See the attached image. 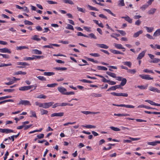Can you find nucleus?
Wrapping results in <instances>:
<instances>
[{"instance_id":"obj_53","label":"nucleus","mask_w":160,"mask_h":160,"mask_svg":"<svg viewBox=\"0 0 160 160\" xmlns=\"http://www.w3.org/2000/svg\"><path fill=\"white\" fill-rule=\"evenodd\" d=\"M34 59H40L41 58L43 59L44 58L43 56H37V55H33V56Z\"/></svg>"},{"instance_id":"obj_31","label":"nucleus","mask_w":160,"mask_h":160,"mask_svg":"<svg viewBox=\"0 0 160 160\" xmlns=\"http://www.w3.org/2000/svg\"><path fill=\"white\" fill-rule=\"evenodd\" d=\"M93 21L96 24L98 25L99 27L101 28L103 27V25L102 23L100 22V23H99L98 21L96 20H94Z\"/></svg>"},{"instance_id":"obj_16","label":"nucleus","mask_w":160,"mask_h":160,"mask_svg":"<svg viewBox=\"0 0 160 160\" xmlns=\"http://www.w3.org/2000/svg\"><path fill=\"white\" fill-rule=\"evenodd\" d=\"M147 143L149 145L155 146L158 143H160V141H156L154 142H148Z\"/></svg>"},{"instance_id":"obj_28","label":"nucleus","mask_w":160,"mask_h":160,"mask_svg":"<svg viewBox=\"0 0 160 160\" xmlns=\"http://www.w3.org/2000/svg\"><path fill=\"white\" fill-rule=\"evenodd\" d=\"M38 35H35L34 36H32L31 39L32 40H33L37 41H39L41 40V39L38 38Z\"/></svg>"},{"instance_id":"obj_63","label":"nucleus","mask_w":160,"mask_h":160,"mask_svg":"<svg viewBox=\"0 0 160 160\" xmlns=\"http://www.w3.org/2000/svg\"><path fill=\"white\" fill-rule=\"evenodd\" d=\"M77 9L79 11L82 12L84 13L85 12V9H83L82 8H79L78 7H77Z\"/></svg>"},{"instance_id":"obj_9","label":"nucleus","mask_w":160,"mask_h":160,"mask_svg":"<svg viewBox=\"0 0 160 160\" xmlns=\"http://www.w3.org/2000/svg\"><path fill=\"white\" fill-rule=\"evenodd\" d=\"M146 52V50L142 51L138 55L137 58V59L138 60H140L144 56Z\"/></svg>"},{"instance_id":"obj_34","label":"nucleus","mask_w":160,"mask_h":160,"mask_svg":"<svg viewBox=\"0 0 160 160\" xmlns=\"http://www.w3.org/2000/svg\"><path fill=\"white\" fill-rule=\"evenodd\" d=\"M143 72L146 73H154V72L152 70H149L148 69H144Z\"/></svg>"},{"instance_id":"obj_41","label":"nucleus","mask_w":160,"mask_h":160,"mask_svg":"<svg viewBox=\"0 0 160 160\" xmlns=\"http://www.w3.org/2000/svg\"><path fill=\"white\" fill-rule=\"evenodd\" d=\"M110 128L112 130L115 131H120V129L117 127H115L113 126H111Z\"/></svg>"},{"instance_id":"obj_15","label":"nucleus","mask_w":160,"mask_h":160,"mask_svg":"<svg viewBox=\"0 0 160 160\" xmlns=\"http://www.w3.org/2000/svg\"><path fill=\"white\" fill-rule=\"evenodd\" d=\"M32 53L35 54L41 55L42 54V52L41 51H39L37 49H33L32 51Z\"/></svg>"},{"instance_id":"obj_48","label":"nucleus","mask_w":160,"mask_h":160,"mask_svg":"<svg viewBox=\"0 0 160 160\" xmlns=\"http://www.w3.org/2000/svg\"><path fill=\"white\" fill-rule=\"evenodd\" d=\"M12 64L11 63L8 64H5L4 63H1L0 65V67H7L8 66H11Z\"/></svg>"},{"instance_id":"obj_3","label":"nucleus","mask_w":160,"mask_h":160,"mask_svg":"<svg viewBox=\"0 0 160 160\" xmlns=\"http://www.w3.org/2000/svg\"><path fill=\"white\" fill-rule=\"evenodd\" d=\"M18 105H23L25 106L26 105H30L31 104L30 102L29 101L27 100H21L19 103L18 104Z\"/></svg>"},{"instance_id":"obj_22","label":"nucleus","mask_w":160,"mask_h":160,"mask_svg":"<svg viewBox=\"0 0 160 160\" xmlns=\"http://www.w3.org/2000/svg\"><path fill=\"white\" fill-rule=\"evenodd\" d=\"M127 80L125 78H123L121 80V82L120 84L119 85L120 87L121 86H124L126 84L127 82Z\"/></svg>"},{"instance_id":"obj_64","label":"nucleus","mask_w":160,"mask_h":160,"mask_svg":"<svg viewBox=\"0 0 160 160\" xmlns=\"http://www.w3.org/2000/svg\"><path fill=\"white\" fill-rule=\"evenodd\" d=\"M14 90V89H4L3 90V91L5 92H12Z\"/></svg>"},{"instance_id":"obj_24","label":"nucleus","mask_w":160,"mask_h":160,"mask_svg":"<svg viewBox=\"0 0 160 160\" xmlns=\"http://www.w3.org/2000/svg\"><path fill=\"white\" fill-rule=\"evenodd\" d=\"M160 35V29H157L154 33L153 36L156 37Z\"/></svg>"},{"instance_id":"obj_52","label":"nucleus","mask_w":160,"mask_h":160,"mask_svg":"<svg viewBox=\"0 0 160 160\" xmlns=\"http://www.w3.org/2000/svg\"><path fill=\"white\" fill-rule=\"evenodd\" d=\"M66 28L67 29H70L72 30H74V28L73 26L69 24H68Z\"/></svg>"},{"instance_id":"obj_51","label":"nucleus","mask_w":160,"mask_h":160,"mask_svg":"<svg viewBox=\"0 0 160 160\" xmlns=\"http://www.w3.org/2000/svg\"><path fill=\"white\" fill-rule=\"evenodd\" d=\"M77 35L78 36H83L84 37H86V38H88L89 37V36L86 35H85V34H83V33H82V32H78L77 33Z\"/></svg>"},{"instance_id":"obj_32","label":"nucleus","mask_w":160,"mask_h":160,"mask_svg":"<svg viewBox=\"0 0 160 160\" xmlns=\"http://www.w3.org/2000/svg\"><path fill=\"white\" fill-rule=\"evenodd\" d=\"M40 111L42 115L47 114L48 113V111L47 110L43 109H41Z\"/></svg>"},{"instance_id":"obj_44","label":"nucleus","mask_w":160,"mask_h":160,"mask_svg":"<svg viewBox=\"0 0 160 160\" xmlns=\"http://www.w3.org/2000/svg\"><path fill=\"white\" fill-rule=\"evenodd\" d=\"M145 28L147 30V31L148 32H152L153 29V28L152 27L149 28L148 27H145Z\"/></svg>"},{"instance_id":"obj_12","label":"nucleus","mask_w":160,"mask_h":160,"mask_svg":"<svg viewBox=\"0 0 160 160\" xmlns=\"http://www.w3.org/2000/svg\"><path fill=\"white\" fill-rule=\"evenodd\" d=\"M121 18H122L124 19L126 21L129 23H131L132 22V19H131L127 15L125 17H122Z\"/></svg>"},{"instance_id":"obj_1","label":"nucleus","mask_w":160,"mask_h":160,"mask_svg":"<svg viewBox=\"0 0 160 160\" xmlns=\"http://www.w3.org/2000/svg\"><path fill=\"white\" fill-rule=\"evenodd\" d=\"M54 103L53 102H45L42 103V108H48L51 107Z\"/></svg>"},{"instance_id":"obj_61","label":"nucleus","mask_w":160,"mask_h":160,"mask_svg":"<svg viewBox=\"0 0 160 160\" xmlns=\"http://www.w3.org/2000/svg\"><path fill=\"white\" fill-rule=\"evenodd\" d=\"M148 6V5L145 4L143 5L142 7H141L140 8L142 10H144L145 9L147 8Z\"/></svg>"},{"instance_id":"obj_5","label":"nucleus","mask_w":160,"mask_h":160,"mask_svg":"<svg viewBox=\"0 0 160 160\" xmlns=\"http://www.w3.org/2000/svg\"><path fill=\"white\" fill-rule=\"evenodd\" d=\"M139 77L142 78V79H145L146 80H153V78H151L150 77V75H142L140 74L139 75Z\"/></svg>"},{"instance_id":"obj_10","label":"nucleus","mask_w":160,"mask_h":160,"mask_svg":"<svg viewBox=\"0 0 160 160\" xmlns=\"http://www.w3.org/2000/svg\"><path fill=\"white\" fill-rule=\"evenodd\" d=\"M120 88V86L119 85H115L113 86H112L110 88L108 89L107 90V91H109L111 90H115L117 89Z\"/></svg>"},{"instance_id":"obj_35","label":"nucleus","mask_w":160,"mask_h":160,"mask_svg":"<svg viewBox=\"0 0 160 160\" xmlns=\"http://www.w3.org/2000/svg\"><path fill=\"white\" fill-rule=\"evenodd\" d=\"M55 74V73L53 72H44V75L46 76H51L53 75H54Z\"/></svg>"},{"instance_id":"obj_59","label":"nucleus","mask_w":160,"mask_h":160,"mask_svg":"<svg viewBox=\"0 0 160 160\" xmlns=\"http://www.w3.org/2000/svg\"><path fill=\"white\" fill-rule=\"evenodd\" d=\"M80 81L83 82H87V83H92V81H89L88 80H87L86 79H83L81 80Z\"/></svg>"},{"instance_id":"obj_46","label":"nucleus","mask_w":160,"mask_h":160,"mask_svg":"<svg viewBox=\"0 0 160 160\" xmlns=\"http://www.w3.org/2000/svg\"><path fill=\"white\" fill-rule=\"evenodd\" d=\"M88 7L89 9L92 10H94L96 11H98V10L95 7H93L89 5H88Z\"/></svg>"},{"instance_id":"obj_57","label":"nucleus","mask_w":160,"mask_h":160,"mask_svg":"<svg viewBox=\"0 0 160 160\" xmlns=\"http://www.w3.org/2000/svg\"><path fill=\"white\" fill-rule=\"evenodd\" d=\"M14 82V81L12 80H10L9 82H5V84L7 85H9L13 84Z\"/></svg>"},{"instance_id":"obj_23","label":"nucleus","mask_w":160,"mask_h":160,"mask_svg":"<svg viewBox=\"0 0 160 160\" xmlns=\"http://www.w3.org/2000/svg\"><path fill=\"white\" fill-rule=\"evenodd\" d=\"M143 32L142 30H140L139 31L135 33L133 36V37L134 38H137L138 37L139 35L140 34H141Z\"/></svg>"},{"instance_id":"obj_7","label":"nucleus","mask_w":160,"mask_h":160,"mask_svg":"<svg viewBox=\"0 0 160 160\" xmlns=\"http://www.w3.org/2000/svg\"><path fill=\"white\" fill-rule=\"evenodd\" d=\"M0 132L2 133H8L11 132H14L13 130L11 129H0Z\"/></svg>"},{"instance_id":"obj_39","label":"nucleus","mask_w":160,"mask_h":160,"mask_svg":"<svg viewBox=\"0 0 160 160\" xmlns=\"http://www.w3.org/2000/svg\"><path fill=\"white\" fill-rule=\"evenodd\" d=\"M122 107H125L128 108H134V106L132 105L122 104Z\"/></svg>"},{"instance_id":"obj_18","label":"nucleus","mask_w":160,"mask_h":160,"mask_svg":"<svg viewBox=\"0 0 160 160\" xmlns=\"http://www.w3.org/2000/svg\"><path fill=\"white\" fill-rule=\"evenodd\" d=\"M114 46L117 48L118 49H125V48L122 47V46L119 44L114 43Z\"/></svg>"},{"instance_id":"obj_25","label":"nucleus","mask_w":160,"mask_h":160,"mask_svg":"<svg viewBox=\"0 0 160 160\" xmlns=\"http://www.w3.org/2000/svg\"><path fill=\"white\" fill-rule=\"evenodd\" d=\"M122 63L125 65H126L128 66L129 68H131L132 66V63L130 62L126 61V62H122Z\"/></svg>"},{"instance_id":"obj_55","label":"nucleus","mask_w":160,"mask_h":160,"mask_svg":"<svg viewBox=\"0 0 160 160\" xmlns=\"http://www.w3.org/2000/svg\"><path fill=\"white\" fill-rule=\"evenodd\" d=\"M30 113L32 114V115L30 116V117H34L36 118L37 116L35 113V112L32 111H30Z\"/></svg>"},{"instance_id":"obj_47","label":"nucleus","mask_w":160,"mask_h":160,"mask_svg":"<svg viewBox=\"0 0 160 160\" xmlns=\"http://www.w3.org/2000/svg\"><path fill=\"white\" fill-rule=\"evenodd\" d=\"M47 97L45 95H43L42 94H41L39 95L36 98H43L45 99Z\"/></svg>"},{"instance_id":"obj_11","label":"nucleus","mask_w":160,"mask_h":160,"mask_svg":"<svg viewBox=\"0 0 160 160\" xmlns=\"http://www.w3.org/2000/svg\"><path fill=\"white\" fill-rule=\"evenodd\" d=\"M149 89L151 91H153L154 92H157L158 93H160V90L158 89L157 88L153 87L152 86L149 87Z\"/></svg>"},{"instance_id":"obj_43","label":"nucleus","mask_w":160,"mask_h":160,"mask_svg":"<svg viewBox=\"0 0 160 160\" xmlns=\"http://www.w3.org/2000/svg\"><path fill=\"white\" fill-rule=\"evenodd\" d=\"M86 59L89 61H91V62H93L94 63H98V61H97V60H94V59L93 58H86Z\"/></svg>"},{"instance_id":"obj_45","label":"nucleus","mask_w":160,"mask_h":160,"mask_svg":"<svg viewBox=\"0 0 160 160\" xmlns=\"http://www.w3.org/2000/svg\"><path fill=\"white\" fill-rule=\"evenodd\" d=\"M57 85H58L57 83H54L51 84H48L47 85V86L48 87L52 88L54 87Z\"/></svg>"},{"instance_id":"obj_40","label":"nucleus","mask_w":160,"mask_h":160,"mask_svg":"<svg viewBox=\"0 0 160 160\" xmlns=\"http://www.w3.org/2000/svg\"><path fill=\"white\" fill-rule=\"evenodd\" d=\"M26 74V72H23L22 71H18L17 72H16L15 73L14 75H18L19 74H23L25 75Z\"/></svg>"},{"instance_id":"obj_26","label":"nucleus","mask_w":160,"mask_h":160,"mask_svg":"<svg viewBox=\"0 0 160 160\" xmlns=\"http://www.w3.org/2000/svg\"><path fill=\"white\" fill-rule=\"evenodd\" d=\"M28 49V47H27L26 46H20L19 47H16V49L17 50H21L23 49Z\"/></svg>"},{"instance_id":"obj_36","label":"nucleus","mask_w":160,"mask_h":160,"mask_svg":"<svg viewBox=\"0 0 160 160\" xmlns=\"http://www.w3.org/2000/svg\"><path fill=\"white\" fill-rule=\"evenodd\" d=\"M54 69L55 70H62V71H64L66 70H67V68H66L63 67V68H61V67H57V68H54Z\"/></svg>"},{"instance_id":"obj_2","label":"nucleus","mask_w":160,"mask_h":160,"mask_svg":"<svg viewBox=\"0 0 160 160\" xmlns=\"http://www.w3.org/2000/svg\"><path fill=\"white\" fill-rule=\"evenodd\" d=\"M111 94L115 96H123L124 97H127L128 96L127 93H118L115 92H112L111 93Z\"/></svg>"},{"instance_id":"obj_17","label":"nucleus","mask_w":160,"mask_h":160,"mask_svg":"<svg viewBox=\"0 0 160 160\" xmlns=\"http://www.w3.org/2000/svg\"><path fill=\"white\" fill-rule=\"evenodd\" d=\"M96 45L97 46H98L100 48L106 49H108L109 48L108 46H107L106 44H96Z\"/></svg>"},{"instance_id":"obj_62","label":"nucleus","mask_w":160,"mask_h":160,"mask_svg":"<svg viewBox=\"0 0 160 160\" xmlns=\"http://www.w3.org/2000/svg\"><path fill=\"white\" fill-rule=\"evenodd\" d=\"M117 31L119 32L122 36H125L126 35L125 32L123 31L117 30Z\"/></svg>"},{"instance_id":"obj_38","label":"nucleus","mask_w":160,"mask_h":160,"mask_svg":"<svg viewBox=\"0 0 160 160\" xmlns=\"http://www.w3.org/2000/svg\"><path fill=\"white\" fill-rule=\"evenodd\" d=\"M103 10L105 11H106V12H108L110 14H111V15H112V16H114V17H116V15L115 14H114V13H113L111 11V10H110L109 9H103Z\"/></svg>"},{"instance_id":"obj_56","label":"nucleus","mask_w":160,"mask_h":160,"mask_svg":"<svg viewBox=\"0 0 160 160\" xmlns=\"http://www.w3.org/2000/svg\"><path fill=\"white\" fill-rule=\"evenodd\" d=\"M25 61H29V60H34L33 57H25L23 59Z\"/></svg>"},{"instance_id":"obj_6","label":"nucleus","mask_w":160,"mask_h":160,"mask_svg":"<svg viewBox=\"0 0 160 160\" xmlns=\"http://www.w3.org/2000/svg\"><path fill=\"white\" fill-rule=\"evenodd\" d=\"M32 86H28L21 87L19 88V90L23 91L28 90L32 88Z\"/></svg>"},{"instance_id":"obj_42","label":"nucleus","mask_w":160,"mask_h":160,"mask_svg":"<svg viewBox=\"0 0 160 160\" xmlns=\"http://www.w3.org/2000/svg\"><path fill=\"white\" fill-rule=\"evenodd\" d=\"M160 61V59L157 58H154L152 61H151L150 62L154 63H157Z\"/></svg>"},{"instance_id":"obj_19","label":"nucleus","mask_w":160,"mask_h":160,"mask_svg":"<svg viewBox=\"0 0 160 160\" xmlns=\"http://www.w3.org/2000/svg\"><path fill=\"white\" fill-rule=\"evenodd\" d=\"M82 113L86 115H88L90 114H96L99 113V112H91L88 111H82L81 112Z\"/></svg>"},{"instance_id":"obj_27","label":"nucleus","mask_w":160,"mask_h":160,"mask_svg":"<svg viewBox=\"0 0 160 160\" xmlns=\"http://www.w3.org/2000/svg\"><path fill=\"white\" fill-rule=\"evenodd\" d=\"M97 68L99 70H104V71H107L108 70V68L104 66H98Z\"/></svg>"},{"instance_id":"obj_30","label":"nucleus","mask_w":160,"mask_h":160,"mask_svg":"<svg viewBox=\"0 0 160 160\" xmlns=\"http://www.w3.org/2000/svg\"><path fill=\"white\" fill-rule=\"evenodd\" d=\"M118 5L120 6H125L124 0H121L118 1Z\"/></svg>"},{"instance_id":"obj_8","label":"nucleus","mask_w":160,"mask_h":160,"mask_svg":"<svg viewBox=\"0 0 160 160\" xmlns=\"http://www.w3.org/2000/svg\"><path fill=\"white\" fill-rule=\"evenodd\" d=\"M64 113L63 112H60L58 113H54L51 114V117H61L64 115Z\"/></svg>"},{"instance_id":"obj_21","label":"nucleus","mask_w":160,"mask_h":160,"mask_svg":"<svg viewBox=\"0 0 160 160\" xmlns=\"http://www.w3.org/2000/svg\"><path fill=\"white\" fill-rule=\"evenodd\" d=\"M106 73L112 77L113 78H116V75L115 73L111 72H106Z\"/></svg>"},{"instance_id":"obj_29","label":"nucleus","mask_w":160,"mask_h":160,"mask_svg":"<svg viewBox=\"0 0 160 160\" xmlns=\"http://www.w3.org/2000/svg\"><path fill=\"white\" fill-rule=\"evenodd\" d=\"M146 113H148L149 114H160V112H151L150 111H144Z\"/></svg>"},{"instance_id":"obj_37","label":"nucleus","mask_w":160,"mask_h":160,"mask_svg":"<svg viewBox=\"0 0 160 160\" xmlns=\"http://www.w3.org/2000/svg\"><path fill=\"white\" fill-rule=\"evenodd\" d=\"M82 126L88 128H95L96 127L95 126H93L91 125H87L86 126L83 125Z\"/></svg>"},{"instance_id":"obj_14","label":"nucleus","mask_w":160,"mask_h":160,"mask_svg":"<svg viewBox=\"0 0 160 160\" xmlns=\"http://www.w3.org/2000/svg\"><path fill=\"white\" fill-rule=\"evenodd\" d=\"M58 89L59 92H61L62 94L65 95L66 93L65 92L67 91L66 89L63 87H58Z\"/></svg>"},{"instance_id":"obj_49","label":"nucleus","mask_w":160,"mask_h":160,"mask_svg":"<svg viewBox=\"0 0 160 160\" xmlns=\"http://www.w3.org/2000/svg\"><path fill=\"white\" fill-rule=\"evenodd\" d=\"M24 24L25 25H33V23L32 22L28 20H25L24 21Z\"/></svg>"},{"instance_id":"obj_13","label":"nucleus","mask_w":160,"mask_h":160,"mask_svg":"<svg viewBox=\"0 0 160 160\" xmlns=\"http://www.w3.org/2000/svg\"><path fill=\"white\" fill-rule=\"evenodd\" d=\"M0 52L2 53H10L11 51L7 48H0Z\"/></svg>"},{"instance_id":"obj_60","label":"nucleus","mask_w":160,"mask_h":160,"mask_svg":"<svg viewBox=\"0 0 160 160\" xmlns=\"http://www.w3.org/2000/svg\"><path fill=\"white\" fill-rule=\"evenodd\" d=\"M88 35L91 38H93L94 39H96L97 38V37L93 33H90Z\"/></svg>"},{"instance_id":"obj_50","label":"nucleus","mask_w":160,"mask_h":160,"mask_svg":"<svg viewBox=\"0 0 160 160\" xmlns=\"http://www.w3.org/2000/svg\"><path fill=\"white\" fill-rule=\"evenodd\" d=\"M37 78L39 79L41 81H45L46 80V79L45 78H44L43 76H39L37 77Z\"/></svg>"},{"instance_id":"obj_20","label":"nucleus","mask_w":160,"mask_h":160,"mask_svg":"<svg viewBox=\"0 0 160 160\" xmlns=\"http://www.w3.org/2000/svg\"><path fill=\"white\" fill-rule=\"evenodd\" d=\"M110 51L112 53L115 54H120L122 55H123L124 54V53L116 50L111 49Z\"/></svg>"},{"instance_id":"obj_58","label":"nucleus","mask_w":160,"mask_h":160,"mask_svg":"<svg viewBox=\"0 0 160 160\" xmlns=\"http://www.w3.org/2000/svg\"><path fill=\"white\" fill-rule=\"evenodd\" d=\"M90 55L91 56H92L93 57H98L100 56V55L98 53H91L90 54Z\"/></svg>"},{"instance_id":"obj_33","label":"nucleus","mask_w":160,"mask_h":160,"mask_svg":"<svg viewBox=\"0 0 160 160\" xmlns=\"http://www.w3.org/2000/svg\"><path fill=\"white\" fill-rule=\"evenodd\" d=\"M156 11V9L155 8H152L149 10L148 13L149 14H153Z\"/></svg>"},{"instance_id":"obj_54","label":"nucleus","mask_w":160,"mask_h":160,"mask_svg":"<svg viewBox=\"0 0 160 160\" xmlns=\"http://www.w3.org/2000/svg\"><path fill=\"white\" fill-rule=\"evenodd\" d=\"M127 72L131 74H134L136 73V71L135 69H128Z\"/></svg>"},{"instance_id":"obj_4","label":"nucleus","mask_w":160,"mask_h":160,"mask_svg":"<svg viewBox=\"0 0 160 160\" xmlns=\"http://www.w3.org/2000/svg\"><path fill=\"white\" fill-rule=\"evenodd\" d=\"M17 64L18 65H22V66H18L17 68H22L25 67L26 66H29L30 64L26 62H18L17 63Z\"/></svg>"}]
</instances>
